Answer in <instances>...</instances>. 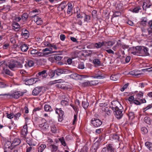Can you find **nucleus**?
Here are the masks:
<instances>
[{"instance_id": "f257e3e1", "label": "nucleus", "mask_w": 152, "mask_h": 152, "mask_svg": "<svg viewBox=\"0 0 152 152\" xmlns=\"http://www.w3.org/2000/svg\"><path fill=\"white\" fill-rule=\"evenodd\" d=\"M111 107L113 110H115V115L118 118H121L123 115L122 113V107L118 101H113L111 102Z\"/></svg>"}, {"instance_id": "f03ea898", "label": "nucleus", "mask_w": 152, "mask_h": 152, "mask_svg": "<svg viewBox=\"0 0 152 152\" xmlns=\"http://www.w3.org/2000/svg\"><path fill=\"white\" fill-rule=\"evenodd\" d=\"M133 50L131 53L137 56H145L148 54V48L144 47L137 46L135 47H133Z\"/></svg>"}, {"instance_id": "7ed1b4c3", "label": "nucleus", "mask_w": 152, "mask_h": 152, "mask_svg": "<svg viewBox=\"0 0 152 152\" xmlns=\"http://www.w3.org/2000/svg\"><path fill=\"white\" fill-rule=\"evenodd\" d=\"M8 67L11 70H14L18 68H21L22 65L20 62L12 59L8 63Z\"/></svg>"}, {"instance_id": "20e7f679", "label": "nucleus", "mask_w": 152, "mask_h": 152, "mask_svg": "<svg viewBox=\"0 0 152 152\" xmlns=\"http://www.w3.org/2000/svg\"><path fill=\"white\" fill-rule=\"evenodd\" d=\"M91 121L92 124L95 127H99L102 124V122L101 120L95 118H92Z\"/></svg>"}, {"instance_id": "39448f33", "label": "nucleus", "mask_w": 152, "mask_h": 152, "mask_svg": "<svg viewBox=\"0 0 152 152\" xmlns=\"http://www.w3.org/2000/svg\"><path fill=\"white\" fill-rule=\"evenodd\" d=\"M70 71L66 69H58L55 70V72L57 76L60 75L62 74H67L69 73Z\"/></svg>"}, {"instance_id": "423d86ee", "label": "nucleus", "mask_w": 152, "mask_h": 152, "mask_svg": "<svg viewBox=\"0 0 152 152\" xmlns=\"http://www.w3.org/2000/svg\"><path fill=\"white\" fill-rule=\"evenodd\" d=\"M92 77L98 79H102L104 77V76L102 75L101 72L99 70H97L95 71Z\"/></svg>"}, {"instance_id": "0eeeda50", "label": "nucleus", "mask_w": 152, "mask_h": 152, "mask_svg": "<svg viewBox=\"0 0 152 152\" xmlns=\"http://www.w3.org/2000/svg\"><path fill=\"white\" fill-rule=\"evenodd\" d=\"M70 76L71 78L73 79L78 80L84 78L86 76L84 75H79L77 73H75L71 75Z\"/></svg>"}, {"instance_id": "6e6552de", "label": "nucleus", "mask_w": 152, "mask_h": 152, "mask_svg": "<svg viewBox=\"0 0 152 152\" xmlns=\"http://www.w3.org/2000/svg\"><path fill=\"white\" fill-rule=\"evenodd\" d=\"M47 71L44 70L42 71L39 72L37 74V76L39 78L43 79L45 78L48 76L47 73Z\"/></svg>"}, {"instance_id": "1a4fd4ad", "label": "nucleus", "mask_w": 152, "mask_h": 152, "mask_svg": "<svg viewBox=\"0 0 152 152\" xmlns=\"http://www.w3.org/2000/svg\"><path fill=\"white\" fill-rule=\"evenodd\" d=\"M32 18H34V21L38 25H40L43 23L42 19L39 17L37 16L36 15L32 16Z\"/></svg>"}, {"instance_id": "9d476101", "label": "nucleus", "mask_w": 152, "mask_h": 152, "mask_svg": "<svg viewBox=\"0 0 152 152\" xmlns=\"http://www.w3.org/2000/svg\"><path fill=\"white\" fill-rule=\"evenodd\" d=\"M23 93L18 91L13 93L10 96L15 99H17L20 96H23Z\"/></svg>"}, {"instance_id": "9b49d317", "label": "nucleus", "mask_w": 152, "mask_h": 152, "mask_svg": "<svg viewBox=\"0 0 152 152\" xmlns=\"http://www.w3.org/2000/svg\"><path fill=\"white\" fill-rule=\"evenodd\" d=\"M42 88V87L41 86L36 87L33 90L32 94L34 96L37 95L41 91Z\"/></svg>"}, {"instance_id": "f8f14e48", "label": "nucleus", "mask_w": 152, "mask_h": 152, "mask_svg": "<svg viewBox=\"0 0 152 152\" xmlns=\"http://www.w3.org/2000/svg\"><path fill=\"white\" fill-rule=\"evenodd\" d=\"M21 35L25 38L27 39L29 36V33L26 29L23 28L22 30Z\"/></svg>"}, {"instance_id": "ddd939ff", "label": "nucleus", "mask_w": 152, "mask_h": 152, "mask_svg": "<svg viewBox=\"0 0 152 152\" xmlns=\"http://www.w3.org/2000/svg\"><path fill=\"white\" fill-rule=\"evenodd\" d=\"M104 42H99L96 43H93L92 44V45L94 46V48L99 49L102 46H104Z\"/></svg>"}, {"instance_id": "4468645a", "label": "nucleus", "mask_w": 152, "mask_h": 152, "mask_svg": "<svg viewBox=\"0 0 152 152\" xmlns=\"http://www.w3.org/2000/svg\"><path fill=\"white\" fill-rule=\"evenodd\" d=\"M151 5L150 1L148 0H146L143 3L142 6L143 9L145 10L147 8H149Z\"/></svg>"}, {"instance_id": "2eb2a0df", "label": "nucleus", "mask_w": 152, "mask_h": 152, "mask_svg": "<svg viewBox=\"0 0 152 152\" xmlns=\"http://www.w3.org/2000/svg\"><path fill=\"white\" fill-rule=\"evenodd\" d=\"M39 127L43 130H46L49 127V125L46 122L43 123L39 125Z\"/></svg>"}, {"instance_id": "dca6fc26", "label": "nucleus", "mask_w": 152, "mask_h": 152, "mask_svg": "<svg viewBox=\"0 0 152 152\" xmlns=\"http://www.w3.org/2000/svg\"><path fill=\"white\" fill-rule=\"evenodd\" d=\"M66 2L64 1L61 3L58 7V11L63 10L66 6Z\"/></svg>"}, {"instance_id": "f3484780", "label": "nucleus", "mask_w": 152, "mask_h": 152, "mask_svg": "<svg viewBox=\"0 0 152 152\" xmlns=\"http://www.w3.org/2000/svg\"><path fill=\"white\" fill-rule=\"evenodd\" d=\"M64 99L62 100L61 102V104L63 106L65 107L69 105V99L67 97H63Z\"/></svg>"}, {"instance_id": "a211bd4d", "label": "nucleus", "mask_w": 152, "mask_h": 152, "mask_svg": "<svg viewBox=\"0 0 152 152\" xmlns=\"http://www.w3.org/2000/svg\"><path fill=\"white\" fill-rule=\"evenodd\" d=\"M104 46H107V48H109L115 43V41L114 40L112 41H109L108 42H104Z\"/></svg>"}, {"instance_id": "6ab92c4d", "label": "nucleus", "mask_w": 152, "mask_h": 152, "mask_svg": "<svg viewBox=\"0 0 152 152\" xmlns=\"http://www.w3.org/2000/svg\"><path fill=\"white\" fill-rule=\"evenodd\" d=\"M13 148V146L12 145V143H11V142L7 141L5 142L4 146V149L9 148L12 150Z\"/></svg>"}, {"instance_id": "aec40b11", "label": "nucleus", "mask_w": 152, "mask_h": 152, "mask_svg": "<svg viewBox=\"0 0 152 152\" xmlns=\"http://www.w3.org/2000/svg\"><path fill=\"white\" fill-rule=\"evenodd\" d=\"M99 145L98 142H95L91 148V152H96L99 148Z\"/></svg>"}, {"instance_id": "412c9836", "label": "nucleus", "mask_w": 152, "mask_h": 152, "mask_svg": "<svg viewBox=\"0 0 152 152\" xmlns=\"http://www.w3.org/2000/svg\"><path fill=\"white\" fill-rule=\"evenodd\" d=\"M106 148H107L109 151L111 152H114L115 151V149L114 148V145L112 144H108L106 145Z\"/></svg>"}, {"instance_id": "4be33fe9", "label": "nucleus", "mask_w": 152, "mask_h": 152, "mask_svg": "<svg viewBox=\"0 0 152 152\" xmlns=\"http://www.w3.org/2000/svg\"><path fill=\"white\" fill-rule=\"evenodd\" d=\"M12 29L14 30L17 31L18 30L20 26L19 24L16 22H14L12 24Z\"/></svg>"}, {"instance_id": "5701e85b", "label": "nucleus", "mask_w": 152, "mask_h": 152, "mask_svg": "<svg viewBox=\"0 0 152 152\" xmlns=\"http://www.w3.org/2000/svg\"><path fill=\"white\" fill-rule=\"evenodd\" d=\"M49 147L51 152H56L58 149V146L54 144L50 145Z\"/></svg>"}, {"instance_id": "b1692460", "label": "nucleus", "mask_w": 152, "mask_h": 152, "mask_svg": "<svg viewBox=\"0 0 152 152\" xmlns=\"http://www.w3.org/2000/svg\"><path fill=\"white\" fill-rule=\"evenodd\" d=\"M28 133L27 126V125H25L23 126L21 131L22 134L26 136L27 135Z\"/></svg>"}, {"instance_id": "393cba45", "label": "nucleus", "mask_w": 152, "mask_h": 152, "mask_svg": "<svg viewBox=\"0 0 152 152\" xmlns=\"http://www.w3.org/2000/svg\"><path fill=\"white\" fill-rule=\"evenodd\" d=\"M20 143V140L17 138H15L12 143V145L13 146V148L15 146L19 145Z\"/></svg>"}, {"instance_id": "a878e982", "label": "nucleus", "mask_w": 152, "mask_h": 152, "mask_svg": "<svg viewBox=\"0 0 152 152\" xmlns=\"http://www.w3.org/2000/svg\"><path fill=\"white\" fill-rule=\"evenodd\" d=\"M35 82L34 79V78H31L30 77L28 80L26 82L25 84L28 85H31Z\"/></svg>"}, {"instance_id": "bb28decb", "label": "nucleus", "mask_w": 152, "mask_h": 152, "mask_svg": "<svg viewBox=\"0 0 152 152\" xmlns=\"http://www.w3.org/2000/svg\"><path fill=\"white\" fill-rule=\"evenodd\" d=\"M34 64V62L33 61L31 60H28L26 61V64H25V66L26 67H30L33 66Z\"/></svg>"}, {"instance_id": "cd10ccee", "label": "nucleus", "mask_w": 152, "mask_h": 152, "mask_svg": "<svg viewBox=\"0 0 152 152\" xmlns=\"http://www.w3.org/2000/svg\"><path fill=\"white\" fill-rule=\"evenodd\" d=\"M44 110L45 111L50 112L53 110L51 106L48 104H45L44 106Z\"/></svg>"}, {"instance_id": "c85d7f7f", "label": "nucleus", "mask_w": 152, "mask_h": 152, "mask_svg": "<svg viewBox=\"0 0 152 152\" xmlns=\"http://www.w3.org/2000/svg\"><path fill=\"white\" fill-rule=\"evenodd\" d=\"M20 48L23 52H26L28 50V47L26 45L23 44L20 46Z\"/></svg>"}, {"instance_id": "c756f323", "label": "nucleus", "mask_w": 152, "mask_h": 152, "mask_svg": "<svg viewBox=\"0 0 152 152\" xmlns=\"http://www.w3.org/2000/svg\"><path fill=\"white\" fill-rule=\"evenodd\" d=\"M46 147L45 144H41L38 148V152H42L44 150Z\"/></svg>"}, {"instance_id": "7c9ffc66", "label": "nucleus", "mask_w": 152, "mask_h": 152, "mask_svg": "<svg viewBox=\"0 0 152 152\" xmlns=\"http://www.w3.org/2000/svg\"><path fill=\"white\" fill-rule=\"evenodd\" d=\"M119 75H112L110 77V79L111 80L116 81L119 78Z\"/></svg>"}, {"instance_id": "2f4dec72", "label": "nucleus", "mask_w": 152, "mask_h": 152, "mask_svg": "<svg viewBox=\"0 0 152 152\" xmlns=\"http://www.w3.org/2000/svg\"><path fill=\"white\" fill-rule=\"evenodd\" d=\"M64 114V112L63 111L61 110L59 112L58 115H59V118L58 121L61 122L63 120V116Z\"/></svg>"}, {"instance_id": "473e14b6", "label": "nucleus", "mask_w": 152, "mask_h": 152, "mask_svg": "<svg viewBox=\"0 0 152 152\" xmlns=\"http://www.w3.org/2000/svg\"><path fill=\"white\" fill-rule=\"evenodd\" d=\"M84 17V22H86L88 23L91 19V17L88 15H86L85 14Z\"/></svg>"}, {"instance_id": "72a5a7b5", "label": "nucleus", "mask_w": 152, "mask_h": 152, "mask_svg": "<svg viewBox=\"0 0 152 152\" xmlns=\"http://www.w3.org/2000/svg\"><path fill=\"white\" fill-rule=\"evenodd\" d=\"M51 127V131L53 133H55L57 132V129L54 124H52L50 126Z\"/></svg>"}, {"instance_id": "f704fd0d", "label": "nucleus", "mask_w": 152, "mask_h": 152, "mask_svg": "<svg viewBox=\"0 0 152 152\" xmlns=\"http://www.w3.org/2000/svg\"><path fill=\"white\" fill-rule=\"evenodd\" d=\"M82 105L83 108L86 110L87 109L89 106V103L87 101H83L82 102Z\"/></svg>"}, {"instance_id": "c9c22d12", "label": "nucleus", "mask_w": 152, "mask_h": 152, "mask_svg": "<svg viewBox=\"0 0 152 152\" xmlns=\"http://www.w3.org/2000/svg\"><path fill=\"white\" fill-rule=\"evenodd\" d=\"M129 74L130 75H135L136 76H138L140 75V74L138 73V72L136 70H134L130 72L129 73Z\"/></svg>"}, {"instance_id": "e433bc0d", "label": "nucleus", "mask_w": 152, "mask_h": 152, "mask_svg": "<svg viewBox=\"0 0 152 152\" xmlns=\"http://www.w3.org/2000/svg\"><path fill=\"white\" fill-rule=\"evenodd\" d=\"M72 9V4L69 3L68 4V9L67 10V13L68 14H70Z\"/></svg>"}, {"instance_id": "4c0bfd02", "label": "nucleus", "mask_w": 152, "mask_h": 152, "mask_svg": "<svg viewBox=\"0 0 152 152\" xmlns=\"http://www.w3.org/2000/svg\"><path fill=\"white\" fill-rule=\"evenodd\" d=\"M121 45V43L117 42L116 44L113 47L112 49L114 51H115L119 48Z\"/></svg>"}, {"instance_id": "58836bf2", "label": "nucleus", "mask_w": 152, "mask_h": 152, "mask_svg": "<svg viewBox=\"0 0 152 152\" xmlns=\"http://www.w3.org/2000/svg\"><path fill=\"white\" fill-rule=\"evenodd\" d=\"M111 137L113 139L116 140V141H119V135L117 134H113Z\"/></svg>"}, {"instance_id": "ea45409f", "label": "nucleus", "mask_w": 152, "mask_h": 152, "mask_svg": "<svg viewBox=\"0 0 152 152\" xmlns=\"http://www.w3.org/2000/svg\"><path fill=\"white\" fill-rule=\"evenodd\" d=\"M145 145L150 151H152V144L149 142L145 143Z\"/></svg>"}, {"instance_id": "a19ab883", "label": "nucleus", "mask_w": 152, "mask_h": 152, "mask_svg": "<svg viewBox=\"0 0 152 152\" xmlns=\"http://www.w3.org/2000/svg\"><path fill=\"white\" fill-rule=\"evenodd\" d=\"M141 10V8L139 6L133 9L132 12L135 13H138L140 10Z\"/></svg>"}, {"instance_id": "79ce46f5", "label": "nucleus", "mask_w": 152, "mask_h": 152, "mask_svg": "<svg viewBox=\"0 0 152 152\" xmlns=\"http://www.w3.org/2000/svg\"><path fill=\"white\" fill-rule=\"evenodd\" d=\"M38 50L36 49H33L30 51V53L33 57H36V56L38 52Z\"/></svg>"}, {"instance_id": "37998d69", "label": "nucleus", "mask_w": 152, "mask_h": 152, "mask_svg": "<svg viewBox=\"0 0 152 152\" xmlns=\"http://www.w3.org/2000/svg\"><path fill=\"white\" fill-rule=\"evenodd\" d=\"M28 15L27 13L23 14L22 16V19L24 21H26L27 20L28 17Z\"/></svg>"}, {"instance_id": "c03bdc74", "label": "nucleus", "mask_w": 152, "mask_h": 152, "mask_svg": "<svg viewBox=\"0 0 152 152\" xmlns=\"http://www.w3.org/2000/svg\"><path fill=\"white\" fill-rule=\"evenodd\" d=\"M7 117L10 119L13 118L14 117V114L13 113H11L9 114L8 113H6Z\"/></svg>"}, {"instance_id": "a18cd8bd", "label": "nucleus", "mask_w": 152, "mask_h": 152, "mask_svg": "<svg viewBox=\"0 0 152 152\" xmlns=\"http://www.w3.org/2000/svg\"><path fill=\"white\" fill-rule=\"evenodd\" d=\"M59 141L61 142V144L64 146H65L66 145V143L65 142L64 139L63 137H62L58 139Z\"/></svg>"}, {"instance_id": "49530a36", "label": "nucleus", "mask_w": 152, "mask_h": 152, "mask_svg": "<svg viewBox=\"0 0 152 152\" xmlns=\"http://www.w3.org/2000/svg\"><path fill=\"white\" fill-rule=\"evenodd\" d=\"M93 62L95 65H100L101 62L98 59H94L93 60Z\"/></svg>"}, {"instance_id": "de8ad7c7", "label": "nucleus", "mask_w": 152, "mask_h": 152, "mask_svg": "<svg viewBox=\"0 0 152 152\" xmlns=\"http://www.w3.org/2000/svg\"><path fill=\"white\" fill-rule=\"evenodd\" d=\"M121 15V13L119 11H116L115 12L112 17V18L115 17H118L120 16Z\"/></svg>"}, {"instance_id": "09e8293b", "label": "nucleus", "mask_w": 152, "mask_h": 152, "mask_svg": "<svg viewBox=\"0 0 152 152\" xmlns=\"http://www.w3.org/2000/svg\"><path fill=\"white\" fill-rule=\"evenodd\" d=\"M21 114L20 113H18L15 115H14V117L15 120H17L19 119V118L20 117Z\"/></svg>"}, {"instance_id": "8fccbe9b", "label": "nucleus", "mask_w": 152, "mask_h": 152, "mask_svg": "<svg viewBox=\"0 0 152 152\" xmlns=\"http://www.w3.org/2000/svg\"><path fill=\"white\" fill-rule=\"evenodd\" d=\"M134 113L133 112H129V114H128V116L129 117V118L132 119L134 117Z\"/></svg>"}, {"instance_id": "3c124183", "label": "nucleus", "mask_w": 152, "mask_h": 152, "mask_svg": "<svg viewBox=\"0 0 152 152\" xmlns=\"http://www.w3.org/2000/svg\"><path fill=\"white\" fill-rule=\"evenodd\" d=\"M52 50L53 49L52 48L49 47V48H46L45 49H43L42 50V51L43 52H45L48 51H49V52H53Z\"/></svg>"}, {"instance_id": "603ef678", "label": "nucleus", "mask_w": 152, "mask_h": 152, "mask_svg": "<svg viewBox=\"0 0 152 152\" xmlns=\"http://www.w3.org/2000/svg\"><path fill=\"white\" fill-rule=\"evenodd\" d=\"M134 98L132 96H129L128 98V100L130 102V104L133 103L134 101Z\"/></svg>"}, {"instance_id": "864d4df0", "label": "nucleus", "mask_w": 152, "mask_h": 152, "mask_svg": "<svg viewBox=\"0 0 152 152\" xmlns=\"http://www.w3.org/2000/svg\"><path fill=\"white\" fill-rule=\"evenodd\" d=\"M30 77H27L26 76L23 75L22 76V79L23 81L25 82V83L28 80Z\"/></svg>"}, {"instance_id": "5fc2aeb1", "label": "nucleus", "mask_w": 152, "mask_h": 152, "mask_svg": "<svg viewBox=\"0 0 152 152\" xmlns=\"http://www.w3.org/2000/svg\"><path fill=\"white\" fill-rule=\"evenodd\" d=\"M129 85V83H128L125 84L123 86V87L121 88V91L122 92L124 91L127 88Z\"/></svg>"}, {"instance_id": "6e6d98bb", "label": "nucleus", "mask_w": 152, "mask_h": 152, "mask_svg": "<svg viewBox=\"0 0 152 152\" xmlns=\"http://www.w3.org/2000/svg\"><path fill=\"white\" fill-rule=\"evenodd\" d=\"M4 72L5 74L7 75H9L10 76H12L13 75V74L9 69H6Z\"/></svg>"}, {"instance_id": "4d7b16f0", "label": "nucleus", "mask_w": 152, "mask_h": 152, "mask_svg": "<svg viewBox=\"0 0 152 152\" xmlns=\"http://www.w3.org/2000/svg\"><path fill=\"white\" fill-rule=\"evenodd\" d=\"M150 118L148 117H146L144 118V121H145L148 124H149L150 123Z\"/></svg>"}, {"instance_id": "13d9d810", "label": "nucleus", "mask_w": 152, "mask_h": 152, "mask_svg": "<svg viewBox=\"0 0 152 152\" xmlns=\"http://www.w3.org/2000/svg\"><path fill=\"white\" fill-rule=\"evenodd\" d=\"M152 107V104H150L147 106L146 107L143 109V110L144 112L146 110Z\"/></svg>"}, {"instance_id": "bf43d9fd", "label": "nucleus", "mask_w": 152, "mask_h": 152, "mask_svg": "<svg viewBox=\"0 0 152 152\" xmlns=\"http://www.w3.org/2000/svg\"><path fill=\"white\" fill-rule=\"evenodd\" d=\"M78 68L81 69H83L84 68V65L83 63H80L79 64L78 67Z\"/></svg>"}, {"instance_id": "052dcab7", "label": "nucleus", "mask_w": 152, "mask_h": 152, "mask_svg": "<svg viewBox=\"0 0 152 152\" xmlns=\"http://www.w3.org/2000/svg\"><path fill=\"white\" fill-rule=\"evenodd\" d=\"M50 48H52L54 50H57L58 48V47L56 45H54L53 44H51V45L50 46Z\"/></svg>"}, {"instance_id": "680f3d73", "label": "nucleus", "mask_w": 152, "mask_h": 152, "mask_svg": "<svg viewBox=\"0 0 152 152\" xmlns=\"http://www.w3.org/2000/svg\"><path fill=\"white\" fill-rule=\"evenodd\" d=\"M141 131L142 132H143V134L146 133L148 132L147 129L145 127L142 128L141 129Z\"/></svg>"}, {"instance_id": "e2e57ef3", "label": "nucleus", "mask_w": 152, "mask_h": 152, "mask_svg": "<svg viewBox=\"0 0 152 152\" xmlns=\"http://www.w3.org/2000/svg\"><path fill=\"white\" fill-rule=\"evenodd\" d=\"M126 23L129 25L132 26L134 25V23L131 20H129L126 22Z\"/></svg>"}, {"instance_id": "0e129e2a", "label": "nucleus", "mask_w": 152, "mask_h": 152, "mask_svg": "<svg viewBox=\"0 0 152 152\" xmlns=\"http://www.w3.org/2000/svg\"><path fill=\"white\" fill-rule=\"evenodd\" d=\"M143 93L142 92L140 91L137 94V97L138 98L141 97L143 96Z\"/></svg>"}, {"instance_id": "69168bd1", "label": "nucleus", "mask_w": 152, "mask_h": 152, "mask_svg": "<svg viewBox=\"0 0 152 152\" xmlns=\"http://www.w3.org/2000/svg\"><path fill=\"white\" fill-rule=\"evenodd\" d=\"M105 50L109 54H112L113 55L114 54H115L114 52L111 49L106 50Z\"/></svg>"}, {"instance_id": "338daca9", "label": "nucleus", "mask_w": 152, "mask_h": 152, "mask_svg": "<svg viewBox=\"0 0 152 152\" xmlns=\"http://www.w3.org/2000/svg\"><path fill=\"white\" fill-rule=\"evenodd\" d=\"M62 58V57L59 56H55V58L56 60H61Z\"/></svg>"}, {"instance_id": "774afa93", "label": "nucleus", "mask_w": 152, "mask_h": 152, "mask_svg": "<svg viewBox=\"0 0 152 152\" xmlns=\"http://www.w3.org/2000/svg\"><path fill=\"white\" fill-rule=\"evenodd\" d=\"M9 45L8 43H6L4 44L3 46V48L4 49H6L9 47Z\"/></svg>"}]
</instances>
